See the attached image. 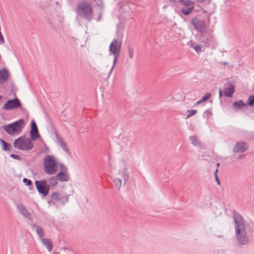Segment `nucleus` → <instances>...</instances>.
Segmentation results:
<instances>
[{"mask_svg": "<svg viewBox=\"0 0 254 254\" xmlns=\"http://www.w3.org/2000/svg\"><path fill=\"white\" fill-rule=\"evenodd\" d=\"M190 47L192 48H193L194 49V42H192L191 41H190Z\"/></svg>", "mask_w": 254, "mask_h": 254, "instance_id": "nucleus-43", "label": "nucleus"}, {"mask_svg": "<svg viewBox=\"0 0 254 254\" xmlns=\"http://www.w3.org/2000/svg\"><path fill=\"white\" fill-rule=\"evenodd\" d=\"M50 196L52 200L57 201L62 205H64L68 201L69 195H64L59 192H53Z\"/></svg>", "mask_w": 254, "mask_h": 254, "instance_id": "nucleus-11", "label": "nucleus"}, {"mask_svg": "<svg viewBox=\"0 0 254 254\" xmlns=\"http://www.w3.org/2000/svg\"><path fill=\"white\" fill-rule=\"evenodd\" d=\"M42 244L45 246L49 252H51L53 249V244L51 241L48 238H44L41 240Z\"/></svg>", "mask_w": 254, "mask_h": 254, "instance_id": "nucleus-20", "label": "nucleus"}, {"mask_svg": "<svg viewBox=\"0 0 254 254\" xmlns=\"http://www.w3.org/2000/svg\"><path fill=\"white\" fill-rule=\"evenodd\" d=\"M223 64H224V65H227L228 64V63L227 62H224L223 63Z\"/></svg>", "mask_w": 254, "mask_h": 254, "instance_id": "nucleus-45", "label": "nucleus"}, {"mask_svg": "<svg viewBox=\"0 0 254 254\" xmlns=\"http://www.w3.org/2000/svg\"><path fill=\"white\" fill-rule=\"evenodd\" d=\"M133 53L134 51L133 48H132L130 47H129L128 48V56L130 57V59H132L133 57Z\"/></svg>", "mask_w": 254, "mask_h": 254, "instance_id": "nucleus-33", "label": "nucleus"}, {"mask_svg": "<svg viewBox=\"0 0 254 254\" xmlns=\"http://www.w3.org/2000/svg\"><path fill=\"white\" fill-rule=\"evenodd\" d=\"M18 108H20L22 110H24L21 107V103L20 100L18 98L15 97L13 99L8 100L3 104L2 109L8 111L12 110Z\"/></svg>", "mask_w": 254, "mask_h": 254, "instance_id": "nucleus-8", "label": "nucleus"}, {"mask_svg": "<svg viewBox=\"0 0 254 254\" xmlns=\"http://www.w3.org/2000/svg\"><path fill=\"white\" fill-rule=\"evenodd\" d=\"M31 139L21 136L15 140L13 143L14 148L21 150L28 151L33 148L34 145Z\"/></svg>", "mask_w": 254, "mask_h": 254, "instance_id": "nucleus-3", "label": "nucleus"}, {"mask_svg": "<svg viewBox=\"0 0 254 254\" xmlns=\"http://www.w3.org/2000/svg\"><path fill=\"white\" fill-rule=\"evenodd\" d=\"M122 177H123L124 181V184L125 185L127 182V181L128 180V179H129L128 173L127 171V169L126 168H125L122 170Z\"/></svg>", "mask_w": 254, "mask_h": 254, "instance_id": "nucleus-23", "label": "nucleus"}, {"mask_svg": "<svg viewBox=\"0 0 254 254\" xmlns=\"http://www.w3.org/2000/svg\"><path fill=\"white\" fill-rule=\"evenodd\" d=\"M232 106L234 110H242L244 106H246L245 103L242 100H239L234 102Z\"/></svg>", "mask_w": 254, "mask_h": 254, "instance_id": "nucleus-18", "label": "nucleus"}, {"mask_svg": "<svg viewBox=\"0 0 254 254\" xmlns=\"http://www.w3.org/2000/svg\"><path fill=\"white\" fill-rule=\"evenodd\" d=\"M9 156L13 159H16L18 160H20L21 159L20 156L18 155L11 154H10Z\"/></svg>", "mask_w": 254, "mask_h": 254, "instance_id": "nucleus-36", "label": "nucleus"}, {"mask_svg": "<svg viewBox=\"0 0 254 254\" xmlns=\"http://www.w3.org/2000/svg\"><path fill=\"white\" fill-rule=\"evenodd\" d=\"M56 177L58 181L62 182H68L69 180V176L67 173L59 172L57 174Z\"/></svg>", "mask_w": 254, "mask_h": 254, "instance_id": "nucleus-17", "label": "nucleus"}, {"mask_svg": "<svg viewBox=\"0 0 254 254\" xmlns=\"http://www.w3.org/2000/svg\"><path fill=\"white\" fill-rule=\"evenodd\" d=\"M219 96L220 98L223 96V93L221 89H219Z\"/></svg>", "mask_w": 254, "mask_h": 254, "instance_id": "nucleus-41", "label": "nucleus"}, {"mask_svg": "<svg viewBox=\"0 0 254 254\" xmlns=\"http://www.w3.org/2000/svg\"><path fill=\"white\" fill-rule=\"evenodd\" d=\"M229 87L228 88H226L224 90V96L227 97H231L233 93L235 92V86L232 85L231 82L228 83Z\"/></svg>", "mask_w": 254, "mask_h": 254, "instance_id": "nucleus-16", "label": "nucleus"}, {"mask_svg": "<svg viewBox=\"0 0 254 254\" xmlns=\"http://www.w3.org/2000/svg\"><path fill=\"white\" fill-rule=\"evenodd\" d=\"M30 226L32 227H35L36 228V229H37V227H38L39 226H37L36 225V224H34V223H31L30 224Z\"/></svg>", "mask_w": 254, "mask_h": 254, "instance_id": "nucleus-42", "label": "nucleus"}, {"mask_svg": "<svg viewBox=\"0 0 254 254\" xmlns=\"http://www.w3.org/2000/svg\"><path fill=\"white\" fill-rule=\"evenodd\" d=\"M188 114L187 116L186 119H188L190 117L195 115L197 113V111L194 109L187 110Z\"/></svg>", "mask_w": 254, "mask_h": 254, "instance_id": "nucleus-29", "label": "nucleus"}, {"mask_svg": "<svg viewBox=\"0 0 254 254\" xmlns=\"http://www.w3.org/2000/svg\"><path fill=\"white\" fill-rule=\"evenodd\" d=\"M113 181L115 187L119 189L122 186V180L120 179L116 178L114 179Z\"/></svg>", "mask_w": 254, "mask_h": 254, "instance_id": "nucleus-28", "label": "nucleus"}, {"mask_svg": "<svg viewBox=\"0 0 254 254\" xmlns=\"http://www.w3.org/2000/svg\"><path fill=\"white\" fill-rule=\"evenodd\" d=\"M178 2L183 5L181 12L186 15H189L194 9L195 3L190 0H179Z\"/></svg>", "mask_w": 254, "mask_h": 254, "instance_id": "nucleus-9", "label": "nucleus"}, {"mask_svg": "<svg viewBox=\"0 0 254 254\" xmlns=\"http://www.w3.org/2000/svg\"><path fill=\"white\" fill-rule=\"evenodd\" d=\"M194 49L197 53H199L201 51V47L200 45H197L194 46Z\"/></svg>", "mask_w": 254, "mask_h": 254, "instance_id": "nucleus-37", "label": "nucleus"}, {"mask_svg": "<svg viewBox=\"0 0 254 254\" xmlns=\"http://www.w3.org/2000/svg\"><path fill=\"white\" fill-rule=\"evenodd\" d=\"M37 129L38 127L36 122L34 120H32L31 123V130H32V132L34 130L37 131Z\"/></svg>", "mask_w": 254, "mask_h": 254, "instance_id": "nucleus-31", "label": "nucleus"}, {"mask_svg": "<svg viewBox=\"0 0 254 254\" xmlns=\"http://www.w3.org/2000/svg\"><path fill=\"white\" fill-rule=\"evenodd\" d=\"M196 0L199 2H204V1H205V0Z\"/></svg>", "mask_w": 254, "mask_h": 254, "instance_id": "nucleus-44", "label": "nucleus"}, {"mask_svg": "<svg viewBox=\"0 0 254 254\" xmlns=\"http://www.w3.org/2000/svg\"><path fill=\"white\" fill-rule=\"evenodd\" d=\"M57 181H58V180L57 179L56 176L55 177H51L48 180L49 185H50V187H55L58 184Z\"/></svg>", "mask_w": 254, "mask_h": 254, "instance_id": "nucleus-24", "label": "nucleus"}, {"mask_svg": "<svg viewBox=\"0 0 254 254\" xmlns=\"http://www.w3.org/2000/svg\"><path fill=\"white\" fill-rule=\"evenodd\" d=\"M25 122L23 119H20L12 124L3 127L4 131L9 135L20 132L24 127Z\"/></svg>", "mask_w": 254, "mask_h": 254, "instance_id": "nucleus-4", "label": "nucleus"}, {"mask_svg": "<svg viewBox=\"0 0 254 254\" xmlns=\"http://www.w3.org/2000/svg\"><path fill=\"white\" fill-rule=\"evenodd\" d=\"M1 98H2V97L1 95H0V100L1 99Z\"/></svg>", "mask_w": 254, "mask_h": 254, "instance_id": "nucleus-47", "label": "nucleus"}, {"mask_svg": "<svg viewBox=\"0 0 254 254\" xmlns=\"http://www.w3.org/2000/svg\"><path fill=\"white\" fill-rule=\"evenodd\" d=\"M44 169L48 175H54L57 172V162L52 155H47L44 160Z\"/></svg>", "mask_w": 254, "mask_h": 254, "instance_id": "nucleus-2", "label": "nucleus"}, {"mask_svg": "<svg viewBox=\"0 0 254 254\" xmlns=\"http://www.w3.org/2000/svg\"><path fill=\"white\" fill-rule=\"evenodd\" d=\"M219 166H220V163H217L216 164V166H217V167H218Z\"/></svg>", "mask_w": 254, "mask_h": 254, "instance_id": "nucleus-46", "label": "nucleus"}, {"mask_svg": "<svg viewBox=\"0 0 254 254\" xmlns=\"http://www.w3.org/2000/svg\"><path fill=\"white\" fill-rule=\"evenodd\" d=\"M189 140L191 141V143L194 146H198L201 148H203L201 142L198 140L195 135L190 136Z\"/></svg>", "mask_w": 254, "mask_h": 254, "instance_id": "nucleus-19", "label": "nucleus"}, {"mask_svg": "<svg viewBox=\"0 0 254 254\" xmlns=\"http://www.w3.org/2000/svg\"><path fill=\"white\" fill-rule=\"evenodd\" d=\"M246 106H249L251 107H254V95H251L245 103Z\"/></svg>", "mask_w": 254, "mask_h": 254, "instance_id": "nucleus-25", "label": "nucleus"}, {"mask_svg": "<svg viewBox=\"0 0 254 254\" xmlns=\"http://www.w3.org/2000/svg\"><path fill=\"white\" fill-rule=\"evenodd\" d=\"M0 145L1 146L2 149L3 151H8V150H10V149L11 148V146L9 143L6 142V141H5L4 140H3L2 139H1L0 138Z\"/></svg>", "mask_w": 254, "mask_h": 254, "instance_id": "nucleus-21", "label": "nucleus"}, {"mask_svg": "<svg viewBox=\"0 0 254 254\" xmlns=\"http://www.w3.org/2000/svg\"><path fill=\"white\" fill-rule=\"evenodd\" d=\"M61 148L63 149V150H64L67 154H70V151L66 147V145L65 143L64 142L62 144L60 145Z\"/></svg>", "mask_w": 254, "mask_h": 254, "instance_id": "nucleus-32", "label": "nucleus"}, {"mask_svg": "<svg viewBox=\"0 0 254 254\" xmlns=\"http://www.w3.org/2000/svg\"><path fill=\"white\" fill-rule=\"evenodd\" d=\"M121 49V43H119L118 44L117 40L116 39H114L111 43L109 46V51L114 55V58L113 66L109 71V76H110L112 72V71L117 63L118 58L119 57Z\"/></svg>", "mask_w": 254, "mask_h": 254, "instance_id": "nucleus-5", "label": "nucleus"}, {"mask_svg": "<svg viewBox=\"0 0 254 254\" xmlns=\"http://www.w3.org/2000/svg\"><path fill=\"white\" fill-rule=\"evenodd\" d=\"M235 236L239 244L244 245L249 243V239L245 230V227L235 228Z\"/></svg>", "mask_w": 254, "mask_h": 254, "instance_id": "nucleus-6", "label": "nucleus"}, {"mask_svg": "<svg viewBox=\"0 0 254 254\" xmlns=\"http://www.w3.org/2000/svg\"><path fill=\"white\" fill-rule=\"evenodd\" d=\"M10 73L6 68L0 70V83L2 84L6 82L9 77Z\"/></svg>", "mask_w": 254, "mask_h": 254, "instance_id": "nucleus-14", "label": "nucleus"}, {"mask_svg": "<svg viewBox=\"0 0 254 254\" xmlns=\"http://www.w3.org/2000/svg\"><path fill=\"white\" fill-rule=\"evenodd\" d=\"M249 148L248 144L246 142L238 141L234 145L233 151L234 153H243Z\"/></svg>", "mask_w": 254, "mask_h": 254, "instance_id": "nucleus-13", "label": "nucleus"}, {"mask_svg": "<svg viewBox=\"0 0 254 254\" xmlns=\"http://www.w3.org/2000/svg\"><path fill=\"white\" fill-rule=\"evenodd\" d=\"M233 215L235 224V228L245 227L244 219L242 216L235 210L233 211Z\"/></svg>", "mask_w": 254, "mask_h": 254, "instance_id": "nucleus-12", "label": "nucleus"}, {"mask_svg": "<svg viewBox=\"0 0 254 254\" xmlns=\"http://www.w3.org/2000/svg\"><path fill=\"white\" fill-rule=\"evenodd\" d=\"M76 12L80 17L90 21L92 19L93 9L90 3L84 1L77 4Z\"/></svg>", "mask_w": 254, "mask_h": 254, "instance_id": "nucleus-1", "label": "nucleus"}, {"mask_svg": "<svg viewBox=\"0 0 254 254\" xmlns=\"http://www.w3.org/2000/svg\"><path fill=\"white\" fill-rule=\"evenodd\" d=\"M190 23L195 29L200 33L204 32L206 30L205 22L197 17L192 18Z\"/></svg>", "mask_w": 254, "mask_h": 254, "instance_id": "nucleus-10", "label": "nucleus"}, {"mask_svg": "<svg viewBox=\"0 0 254 254\" xmlns=\"http://www.w3.org/2000/svg\"><path fill=\"white\" fill-rule=\"evenodd\" d=\"M56 136H57V141L59 143V145H60L61 144L63 143L64 142L63 139L62 138H61L60 137H59L57 134L56 135Z\"/></svg>", "mask_w": 254, "mask_h": 254, "instance_id": "nucleus-38", "label": "nucleus"}, {"mask_svg": "<svg viewBox=\"0 0 254 254\" xmlns=\"http://www.w3.org/2000/svg\"><path fill=\"white\" fill-rule=\"evenodd\" d=\"M36 188L38 192L43 196H47L50 190V185L47 184V181L43 179L40 181H36L35 182Z\"/></svg>", "mask_w": 254, "mask_h": 254, "instance_id": "nucleus-7", "label": "nucleus"}, {"mask_svg": "<svg viewBox=\"0 0 254 254\" xmlns=\"http://www.w3.org/2000/svg\"><path fill=\"white\" fill-rule=\"evenodd\" d=\"M30 134L31 137L30 139L32 141H34L40 137V135L38 132V129H37V131L34 130L32 132V130H30Z\"/></svg>", "mask_w": 254, "mask_h": 254, "instance_id": "nucleus-22", "label": "nucleus"}, {"mask_svg": "<svg viewBox=\"0 0 254 254\" xmlns=\"http://www.w3.org/2000/svg\"><path fill=\"white\" fill-rule=\"evenodd\" d=\"M23 182L27 186H30L32 185V181L30 180H29L27 178H24L23 179Z\"/></svg>", "mask_w": 254, "mask_h": 254, "instance_id": "nucleus-34", "label": "nucleus"}, {"mask_svg": "<svg viewBox=\"0 0 254 254\" xmlns=\"http://www.w3.org/2000/svg\"><path fill=\"white\" fill-rule=\"evenodd\" d=\"M17 209L25 218L32 220L30 213L28 211L26 207L21 204H18L16 205Z\"/></svg>", "mask_w": 254, "mask_h": 254, "instance_id": "nucleus-15", "label": "nucleus"}, {"mask_svg": "<svg viewBox=\"0 0 254 254\" xmlns=\"http://www.w3.org/2000/svg\"><path fill=\"white\" fill-rule=\"evenodd\" d=\"M245 156H246L245 154H241L238 156V159H244L245 157Z\"/></svg>", "mask_w": 254, "mask_h": 254, "instance_id": "nucleus-40", "label": "nucleus"}, {"mask_svg": "<svg viewBox=\"0 0 254 254\" xmlns=\"http://www.w3.org/2000/svg\"><path fill=\"white\" fill-rule=\"evenodd\" d=\"M218 172V169H216V170L214 172V176H215V180L218 185H220V181L217 176V173Z\"/></svg>", "mask_w": 254, "mask_h": 254, "instance_id": "nucleus-35", "label": "nucleus"}, {"mask_svg": "<svg viewBox=\"0 0 254 254\" xmlns=\"http://www.w3.org/2000/svg\"><path fill=\"white\" fill-rule=\"evenodd\" d=\"M60 171L59 172L63 173H67V168L63 164H60Z\"/></svg>", "mask_w": 254, "mask_h": 254, "instance_id": "nucleus-30", "label": "nucleus"}, {"mask_svg": "<svg viewBox=\"0 0 254 254\" xmlns=\"http://www.w3.org/2000/svg\"><path fill=\"white\" fill-rule=\"evenodd\" d=\"M36 231L40 240H41L42 239H44L43 237L45 235V233L43 232V228L41 226L37 227Z\"/></svg>", "mask_w": 254, "mask_h": 254, "instance_id": "nucleus-26", "label": "nucleus"}, {"mask_svg": "<svg viewBox=\"0 0 254 254\" xmlns=\"http://www.w3.org/2000/svg\"><path fill=\"white\" fill-rule=\"evenodd\" d=\"M211 95L210 93H206L200 100L197 101L196 104L198 105L202 103L203 102L207 101L211 97Z\"/></svg>", "mask_w": 254, "mask_h": 254, "instance_id": "nucleus-27", "label": "nucleus"}, {"mask_svg": "<svg viewBox=\"0 0 254 254\" xmlns=\"http://www.w3.org/2000/svg\"><path fill=\"white\" fill-rule=\"evenodd\" d=\"M204 114H207V115H210L212 114V112H211V110L210 109H209L207 110H206L204 113Z\"/></svg>", "mask_w": 254, "mask_h": 254, "instance_id": "nucleus-39", "label": "nucleus"}]
</instances>
